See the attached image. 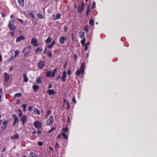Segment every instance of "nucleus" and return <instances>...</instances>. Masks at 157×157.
Returning a JSON list of instances; mask_svg holds the SVG:
<instances>
[{"label": "nucleus", "instance_id": "nucleus-1", "mask_svg": "<svg viewBox=\"0 0 157 157\" xmlns=\"http://www.w3.org/2000/svg\"><path fill=\"white\" fill-rule=\"evenodd\" d=\"M85 67V63L84 62L82 63L80 67V70L78 69L77 71H76V73L77 75H80V73H81L82 75L83 74L84 72V68Z\"/></svg>", "mask_w": 157, "mask_h": 157}, {"label": "nucleus", "instance_id": "nucleus-2", "mask_svg": "<svg viewBox=\"0 0 157 157\" xmlns=\"http://www.w3.org/2000/svg\"><path fill=\"white\" fill-rule=\"evenodd\" d=\"M57 68L53 70V72L52 73L51 71H48L45 73V75L47 77H55V73L57 71Z\"/></svg>", "mask_w": 157, "mask_h": 157}, {"label": "nucleus", "instance_id": "nucleus-3", "mask_svg": "<svg viewBox=\"0 0 157 157\" xmlns=\"http://www.w3.org/2000/svg\"><path fill=\"white\" fill-rule=\"evenodd\" d=\"M14 21L13 20H10L9 22L8 27L9 28L10 31H13L16 29V27L14 25Z\"/></svg>", "mask_w": 157, "mask_h": 157}, {"label": "nucleus", "instance_id": "nucleus-4", "mask_svg": "<svg viewBox=\"0 0 157 157\" xmlns=\"http://www.w3.org/2000/svg\"><path fill=\"white\" fill-rule=\"evenodd\" d=\"M54 122V118L52 116H50L49 118L47 121L46 124L47 125H50L52 124Z\"/></svg>", "mask_w": 157, "mask_h": 157}, {"label": "nucleus", "instance_id": "nucleus-5", "mask_svg": "<svg viewBox=\"0 0 157 157\" xmlns=\"http://www.w3.org/2000/svg\"><path fill=\"white\" fill-rule=\"evenodd\" d=\"M45 66V62L41 60H40L37 65V67L40 69L42 70Z\"/></svg>", "mask_w": 157, "mask_h": 157}, {"label": "nucleus", "instance_id": "nucleus-6", "mask_svg": "<svg viewBox=\"0 0 157 157\" xmlns=\"http://www.w3.org/2000/svg\"><path fill=\"white\" fill-rule=\"evenodd\" d=\"M33 125L37 129L40 128L42 127L41 124L38 121H36L34 122Z\"/></svg>", "mask_w": 157, "mask_h": 157}, {"label": "nucleus", "instance_id": "nucleus-7", "mask_svg": "<svg viewBox=\"0 0 157 157\" xmlns=\"http://www.w3.org/2000/svg\"><path fill=\"white\" fill-rule=\"evenodd\" d=\"M67 40V38L64 36H62L59 39V43L61 44H63L65 41Z\"/></svg>", "mask_w": 157, "mask_h": 157}, {"label": "nucleus", "instance_id": "nucleus-8", "mask_svg": "<svg viewBox=\"0 0 157 157\" xmlns=\"http://www.w3.org/2000/svg\"><path fill=\"white\" fill-rule=\"evenodd\" d=\"M84 3L83 2H82L81 7L78 6V12L81 13L84 9Z\"/></svg>", "mask_w": 157, "mask_h": 157}, {"label": "nucleus", "instance_id": "nucleus-9", "mask_svg": "<svg viewBox=\"0 0 157 157\" xmlns=\"http://www.w3.org/2000/svg\"><path fill=\"white\" fill-rule=\"evenodd\" d=\"M31 43L35 47H36L38 45L37 44V40L35 38H33L31 40Z\"/></svg>", "mask_w": 157, "mask_h": 157}, {"label": "nucleus", "instance_id": "nucleus-10", "mask_svg": "<svg viewBox=\"0 0 157 157\" xmlns=\"http://www.w3.org/2000/svg\"><path fill=\"white\" fill-rule=\"evenodd\" d=\"M27 117L25 115H23L21 117L20 120L22 122V124L24 125L26 120Z\"/></svg>", "mask_w": 157, "mask_h": 157}, {"label": "nucleus", "instance_id": "nucleus-11", "mask_svg": "<svg viewBox=\"0 0 157 157\" xmlns=\"http://www.w3.org/2000/svg\"><path fill=\"white\" fill-rule=\"evenodd\" d=\"M67 77L66 72L65 71H64L63 72V75L62 76V79L63 82H65L66 81V78Z\"/></svg>", "mask_w": 157, "mask_h": 157}, {"label": "nucleus", "instance_id": "nucleus-12", "mask_svg": "<svg viewBox=\"0 0 157 157\" xmlns=\"http://www.w3.org/2000/svg\"><path fill=\"white\" fill-rule=\"evenodd\" d=\"M47 93L49 95H52L55 94L56 93V91L53 89L48 90Z\"/></svg>", "mask_w": 157, "mask_h": 157}, {"label": "nucleus", "instance_id": "nucleus-13", "mask_svg": "<svg viewBox=\"0 0 157 157\" xmlns=\"http://www.w3.org/2000/svg\"><path fill=\"white\" fill-rule=\"evenodd\" d=\"M25 39V37L22 35H21L19 36L16 40V42H19L22 40H24Z\"/></svg>", "mask_w": 157, "mask_h": 157}, {"label": "nucleus", "instance_id": "nucleus-14", "mask_svg": "<svg viewBox=\"0 0 157 157\" xmlns=\"http://www.w3.org/2000/svg\"><path fill=\"white\" fill-rule=\"evenodd\" d=\"M19 135L17 133L13 135V136H11L10 139H16L19 138Z\"/></svg>", "mask_w": 157, "mask_h": 157}, {"label": "nucleus", "instance_id": "nucleus-15", "mask_svg": "<svg viewBox=\"0 0 157 157\" xmlns=\"http://www.w3.org/2000/svg\"><path fill=\"white\" fill-rule=\"evenodd\" d=\"M4 75L5 76V82L8 81L9 79H10V76L6 72H5L4 73Z\"/></svg>", "mask_w": 157, "mask_h": 157}, {"label": "nucleus", "instance_id": "nucleus-16", "mask_svg": "<svg viewBox=\"0 0 157 157\" xmlns=\"http://www.w3.org/2000/svg\"><path fill=\"white\" fill-rule=\"evenodd\" d=\"M39 88V86L37 85H34L33 86V89L34 92H36L38 91Z\"/></svg>", "mask_w": 157, "mask_h": 157}, {"label": "nucleus", "instance_id": "nucleus-17", "mask_svg": "<svg viewBox=\"0 0 157 157\" xmlns=\"http://www.w3.org/2000/svg\"><path fill=\"white\" fill-rule=\"evenodd\" d=\"M13 117H14V122L13 123V125H14L17 122L19 121V120H18V117L16 115H13Z\"/></svg>", "mask_w": 157, "mask_h": 157}, {"label": "nucleus", "instance_id": "nucleus-18", "mask_svg": "<svg viewBox=\"0 0 157 157\" xmlns=\"http://www.w3.org/2000/svg\"><path fill=\"white\" fill-rule=\"evenodd\" d=\"M34 113L35 115H40V112L35 107L34 108Z\"/></svg>", "mask_w": 157, "mask_h": 157}, {"label": "nucleus", "instance_id": "nucleus-19", "mask_svg": "<svg viewBox=\"0 0 157 157\" xmlns=\"http://www.w3.org/2000/svg\"><path fill=\"white\" fill-rule=\"evenodd\" d=\"M18 3L20 6L23 7L24 6V0H18Z\"/></svg>", "mask_w": 157, "mask_h": 157}, {"label": "nucleus", "instance_id": "nucleus-20", "mask_svg": "<svg viewBox=\"0 0 157 157\" xmlns=\"http://www.w3.org/2000/svg\"><path fill=\"white\" fill-rule=\"evenodd\" d=\"M52 37H48L46 40H45V42L46 43L48 44L52 41Z\"/></svg>", "mask_w": 157, "mask_h": 157}, {"label": "nucleus", "instance_id": "nucleus-21", "mask_svg": "<svg viewBox=\"0 0 157 157\" xmlns=\"http://www.w3.org/2000/svg\"><path fill=\"white\" fill-rule=\"evenodd\" d=\"M24 81L25 82H27L28 81V78L26 76V73H25L23 75Z\"/></svg>", "mask_w": 157, "mask_h": 157}, {"label": "nucleus", "instance_id": "nucleus-22", "mask_svg": "<svg viewBox=\"0 0 157 157\" xmlns=\"http://www.w3.org/2000/svg\"><path fill=\"white\" fill-rule=\"evenodd\" d=\"M42 50H43V48H41V47L38 48L35 50V52L36 53H37L39 52V53H40V52Z\"/></svg>", "mask_w": 157, "mask_h": 157}, {"label": "nucleus", "instance_id": "nucleus-23", "mask_svg": "<svg viewBox=\"0 0 157 157\" xmlns=\"http://www.w3.org/2000/svg\"><path fill=\"white\" fill-rule=\"evenodd\" d=\"M61 17V15L59 13H57L56 14V15L55 16V17L54 18V20H57L59 19Z\"/></svg>", "mask_w": 157, "mask_h": 157}, {"label": "nucleus", "instance_id": "nucleus-24", "mask_svg": "<svg viewBox=\"0 0 157 157\" xmlns=\"http://www.w3.org/2000/svg\"><path fill=\"white\" fill-rule=\"evenodd\" d=\"M90 44L89 42H87L85 45V51H86L88 48V46Z\"/></svg>", "mask_w": 157, "mask_h": 157}, {"label": "nucleus", "instance_id": "nucleus-25", "mask_svg": "<svg viewBox=\"0 0 157 157\" xmlns=\"http://www.w3.org/2000/svg\"><path fill=\"white\" fill-rule=\"evenodd\" d=\"M89 24L92 26H93L94 25V21L93 19H90V20L89 22Z\"/></svg>", "mask_w": 157, "mask_h": 157}, {"label": "nucleus", "instance_id": "nucleus-26", "mask_svg": "<svg viewBox=\"0 0 157 157\" xmlns=\"http://www.w3.org/2000/svg\"><path fill=\"white\" fill-rule=\"evenodd\" d=\"M80 34V37L81 38H83L85 36V33L83 31H81L79 33Z\"/></svg>", "mask_w": 157, "mask_h": 157}, {"label": "nucleus", "instance_id": "nucleus-27", "mask_svg": "<svg viewBox=\"0 0 157 157\" xmlns=\"http://www.w3.org/2000/svg\"><path fill=\"white\" fill-rule=\"evenodd\" d=\"M90 9L89 6L87 7L86 9V16H88L90 15Z\"/></svg>", "mask_w": 157, "mask_h": 157}, {"label": "nucleus", "instance_id": "nucleus-28", "mask_svg": "<svg viewBox=\"0 0 157 157\" xmlns=\"http://www.w3.org/2000/svg\"><path fill=\"white\" fill-rule=\"evenodd\" d=\"M7 122L8 121H5L3 122V124L4 126V128L3 129H4L6 127H7Z\"/></svg>", "mask_w": 157, "mask_h": 157}, {"label": "nucleus", "instance_id": "nucleus-29", "mask_svg": "<svg viewBox=\"0 0 157 157\" xmlns=\"http://www.w3.org/2000/svg\"><path fill=\"white\" fill-rule=\"evenodd\" d=\"M89 26L88 25H86L84 27L83 30L86 32H88L89 30Z\"/></svg>", "mask_w": 157, "mask_h": 157}, {"label": "nucleus", "instance_id": "nucleus-30", "mask_svg": "<svg viewBox=\"0 0 157 157\" xmlns=\"http://www.w3.org/2000/svg\"><path fill=\"white\" fill-rule=\"evenodd\" d=\"M38 17L40 19H43L44 18L43 16L41 14L38 13L37 14Z\"/></svg>", "mask_w": 157, "mask_h": 157}, {"label": "nucleus", "instance_id": "nucleus-31", "mask_svg": "<svg viewBox=\"0 0 157 157\" xmlns=\"http://www.w3.org/2000/svg\"><path fill=\"white\" fill-rule=\"evenodd\" d=\"M22 94L21 93H16L14 96L13 98H15L16 97H19L21 96Z\"/></svg>", "mask_w": 157, "mask_h": 157}, {"label": "nucleus", "instance_id": "nucleus-32", "mask_svg": "<svg viewBox=\"0 0 157 157\" xmlns=\"http://www.w3.org/2000/svg\"><path fill=\"white\" fill-rule=\"evenodd\" d=\"M30 157H36V156L35 153L33 152H31L30 153Z\"/></svg>", "mask_w": 157, "mask_h": 157}, {"label": "nucleus", "instance_id": "nucleus-33", "mask_svg": "<svg viewBox=\"0 0 157 157\" xmlns=\"http://www.w3.org/2000/svg\"><path fill=\"white\" fill-rule=\"evenodd\" d=\"M86 41V39L85 38H84L81 41V43L82 44V46H83L85 44V42Z\"/></svg>", "mask_w": 157, "mask_h": 157}, {"label": "nucleus", "instance_id": "nucleus-34", "mask_svg": "<svg viewBox=\"0 0 157 157\" xmlns=\"http://www.w3.org/2000/svg\"><path fill=\"white\" fill-rule=\"evenodd\" d=\"M62 135L63 136V137L66 140L68 139V137L65 133L63 132H62Z\"/></svg>", "mask_w": 157, "mask_h": 157}, {"label": "nucleus", "instance_id": "nucleus-35", "mask_svg": "<svg viewBox=\"0 0 157 157\" xmlns=\"http://www.w3.org/2000/svg\"><path fill=\"white\" fill-rule=\"evenodd\" d=\"M29 16L32 17L33 19L35 18V15L33 14V13L32 12H31L30 13H28Z\"/></svg>", "mask_w": 157, "mask_h": 157}, {"label": "nucleus", "instance_id": "nucleus-36", "mask_svg": "<svg viewBox=\"0 0 157 157\" xmlns=\"http://www.w3.org/2000/svg\"><path fill=\"white\" fill-rule=\"evenodd\" d=\"M36 81L37 83H40L42 82V81L41 79V77H39L36 79Z\"/></svg>", "mask_w": 157, "mask_h": 157}, {"label": "nucleus", "instance_id": "nucleus-37", "mask_svg": "<svg viewBox=\"0 0 157 157\" xmlns=\"http://www.w3.org/2000/svg\"><path fill=\"white\" fill-rule=\"evenodd\" d=\"M14 53H15V55L14 56V57H16L19 54V51L18 50H16L15 51Z\"/></svg>", "mask_w": 157, "mask_h": 157}, {"label": "nucleus", "instance_id": "nucleus-38", "mask_svg": "<svg viewBox=\"0 0 157 157\" xmlns=\"http://www.w3.org/2000/svg\"><path fill=\"white\" fill-rule=\"evenodd\" d=\"M51 113V111L49 110V111H47V114L45 115V117H47L48 116L50 115V114Z\"/></svg>", "mask_w": 157, "mask_h": 157}, {"label": "nucleus", "instance_id": "nucleus-39", "mask_svg": "<svg viewBox=\"0 0 157 157\" xmlns=\"http://www.w3.org/2000/svg\"><path fill=\"white\" fill-rule=\"evenodd\" d=\"M62 130L64 132H67L68 131V129L67 127H65L62 129Z\"/></svg>", "mask_w": 157, "mask_h": 157}, {"label": "nucleus", "instance_id": "nucleus-40", "mask_svg": "<svg viewBox=\"0 0 157 157\" xmlns=\"http://www.w3.org/2000/svg\"><path fill=\"white\" fill-rule=\"evenodd\" d=\"M59 147V144H58V142H56V144L55 147V148L56 149H57Z\"/></svg>", "mask_w": 157, "mask_h": 157}, {"label": "nucleus", "instance_id": "nucleus-41", "mask_svg": "<svg viewBox=\"0 0 157 157\" xmlns=\"http://www.w3.org/2000/svg\"><path fill=\"white\" fill-rule=\"evenodd\" d=\"M47 55L49 56L50 57H51L52 56V53L51 52L49 51L47 52Z\"/></svg>", "mask_w": 157, "mask_h": 157}, {"label": "nucleus", "instance_id": "nucleus-42", "mask_svg": "<svg viewBox=\"0 0 157 157\" xmlns=\"http://www.w3.org/2000/svg\"><path fill=\"white\" fill-rule=\"evenodd\" d=\"M72 101L75 104L77 102H76V101L75 99V96L73 97L72 99Z\"/></svg>", "mask_w": 157, "mask_h": 157}, {"label": "nucleus", "instance_id": "nucleus-43", "mask_svg": "<svg viewBox=\"0 0 157 157\" xmlns=\"http://www.w3.org/2000/svg\"><path fill=\"white\" fill-rule=\"evenodd\" d=\"M43 142L42 141H39L37 143V144L39 146H41L43 145Z\"/></svg>", "mask_w": 157, "mask_h": 157}, {"label": "nucleus", "instance_id": "nucleus-44", "mask_svg": "<svg viewBox=\"0 0 157 157\" xmlns=\"http://www.w3.org/2000/svg\"><path fill=\"white\" fill-rule=\"evenodd\" d=\"M96 6V3L95 2H94L92 5V8L93 9H94Z\"/></svg>", "mask_w": 157, "mask_h": 157}, {"label": "nucleus", "instance_id": "nucleus-45", "mask_svg": "<svg viewBox=\"0 0 157 157\" xmlns=\"http://www.w3.org/2000/svg\"><path fill=\"white\" fill-rule=\"evenodd\" d=\"M67 74L69 76H71V71L70 70H68V71H67Z\"/></svg>", "mask_w": 157, "mask_h": 157}, {"label": "nucleus", "instance_id": "nucleus-46", "mask_svg": "<svg viewBox=\"0 0 157 157\" xmlns=\"http://www.w3.org/2000/svg\"><path fill=\"white\" fill-rule=\"evenodd\" d=\"M17 20L18 21L21 22V24L23 23L24 21L22 19L19 18H17Z\"/></svg>", "mask_w": 157, "mask_h": 157}, {"label": "nucleus", "instance_id": "nucleus-47", "mask_svg": "<svg viewBox=\"0 0 157 157\" xmlns=\"http://www.w3.org/2000/svg\"><path fill=\"white\" fill-rule=\"evenodd\" d=\"M67 109H69L70 108V106H71L69 102H68L67 103Z\"/></svg>", "mask_w": 157, "mask_h": 157}, {"label": "nucleus", "instance_id": "nucleus-48", "mask_svg": "<svg viewBox=\"0 0 157 157\" xmlns=\"http://www.w3.org/2000/svg\"><path fill=\"white\" fill-rule=\"evenodd\" d=\"M53 46L51 44L50 45L48 44V45H47V47L48 48H52Z\"/></svg>", "mask_w": 157, "mask_h": 157}, {"label": "nucleus", "instance_id": "nucleus-49", "mask_svg": "<svg viewBox=\"0 0 157 157\" xmlns=\"http://www.w3.org/2000/svg\"><path fill=\"white\" fill-rule=\"evenodd\" d=\"M56 129V128H51V129H50L48 131V133H51L54 129Z\"/></svg>", "mask_w": 157, "mask_h": 157}, {"label": "nucleus", "instance_id": "nucleus-50", "mask_svg": "<svg viewBox=\"0 0 157 157\" xmlns=\"http://www.w3.org/2000/svg\"><path fill=\"white\" fill-rule=\"evenodd\" d=\"M68 30V27L67 26H65L64 27V31L66 32Z\"/></svg>", "mask_w": 157, "mask_h": 157}, {"label": "nucleus", "instance_id": "nucleus-51", "mask_svg": "<svg viewBox=\"0 0 157 157\" xmlns=\"http://www.w3.org/2000/svg\"><path fill=\"white\" fill-rule=\"evenodd\" d=\"M19 111H20V113L18 116L20 117L22 115V113L21 112V110H19Z\"/></svg>", "mask_w": 157, "mask_h": 157}, {"label": "nucleus", "instance_id": "nucleus-52", "mask_svg": "<svg viewBox=\"0 0 157 157\" xmlns=\"http://www.w3.org/2000/svg\"><path fill=\"white\" fill-rule=\"evenodd\" d=\"M14 56H12L10 58L9 60H8V61H10L12 60H13L14 58Z\"/></svg>", "mask_w": 157, "mask_h": 157}, {"label": "nucleus", "instance_id": "nucleus-53", "mask_svg": "<svg viewBox=\"0 0 157 157\" xmlns=\"http://www.w3.org/2000/svg\"><path fill=\"white\" fill-rule=\"evenodd\" d=\"M42 133V131L40 130H37V133L39 135Z\"/></svg>", "mask_w": 157, "mask_h": 157}, {"label": "nucleus", "instance_id": "nucleus-54", "mask_svg": "<svg viewBox=\"0 0 157 157\" xmlns=\"http://www.w3.org/2000/svg\"><path fill=\"white\" fill-rule=\"evenodd\" d=\"M73 58L75 59V60L77 59V56L76 54H74Z\"/></svg>", "mask_w": 157, "mask_h": 157}, {"label": "nucleus", "instance_id": "nucleus-55", "mask_svg": "<svg viewBox=\"0 0 157 157\" xmlns=\"http://www.w3.org/2000/svg\"><path fill=\"white\" fill-rule=\"evenodd\" d=\"M10 34L11 36H14V35L13 31V32H10Z\"/></svg>", "mask_w": 157, "mask_h": 157}, {"label": "nucleus", "instance_id": "nucleus-56", "mask_svg": "<svg viewBox=\"0 0 157 157\" xmlns=\"http://www.w3.org/2000/svg\"><path fill=\"white\" fill-rule=\"evenodd\" d=\"M33 108V106H30L29 108V111H31L32 110Z\"/></svg>", "mask_w": 157, "mask_h": 157}, {"label": "nucleus", "instance_id": "nucleus-57", "mask_svg": "<svg viewBox=\"0 0 157 157\" xmlns=\"http://www.w3.org/2000/svg\"><path fill=\"white\" fill-rule=\"evenodd\" d=\"M51 44L53 46L55 44V40H54Z\"/></svg>", "mask_w": 157, "mask_h": 157}, {"label": "nucleus", "instance_id": "nucleus-58", "mask_svg": "<svg viewBox=\"0 0 157 157\" xmlns=\"http://www.w3.org/2000/svg\"><path fill=\"white\" fill-rule=\"evenodd\" d=\"M22 106L23 107V108H26V107L27 106V105L26 104H23L22 105Z\"/></svg>", "mask_w": 157, "mask_h": 157}, {"label": "nucleus", "instance_id": "nucleus-59", "mask_svg": "<svg viewBox=\"0 0 157 157\" xmlns=\"http://www.w3.org/2000/svg\"><path fill=\"white\" fill-rule=\"evenodd\" d=\"M71 121L70 118L69 117H68L67 118V123H70Z\"/></svg>", "mask_w": 157, "mask_h": 157}, {"label": "nucleus", "instance_id": "nucleus-60", "mask_svg": "<svg viewBox=\"0 0 157 157\" xmlns=\"http://www.w3.org/2000/svg\"><path fill=\"white\" fill-rule=\"evenodd\" d=\"M61 136L60 134H59L57 135L56 138L57 139H59V138H60L61 137Z\"/></svg>", "mask_w": 157, "mask_h": 157}, {"label": "nucleus", "instance_id": "nucleus-61", "mask_svg": "<svg viewBox=\"0 0 157 157\" xmlns=\"http://www.w3.org/2000/svg\"><path fill=\"white\" fill-rule=\"evenodd\" d=\"M52 85L51 84H50L48 86V88H51L52 87Z\"/></svg>", "mask_w": 157, "mask_h": 157}, {"label": "nucleus", "instance_id": "nucleus-62", "mask_svg": "<svg viewBox=\"0 0 157 157\" xmlns=\"http://www.w3.org/2000/svg\"><path fill=\"white\" fill-rule=\"evenodd\" d=\"M60 78H61V77H60V76H58L57 77V78H56V81H58V79H60Z\"/></svg>", "mask_w": 157, "mask_h": 157}, {"label": "nucleus", "instance_id": "nucleus-63", "mask_svg": "<svg viewBox=\"0 0 157 157\" xmlns=\"http://www.w3.org/2000/svg\"><path fill=\"white\" fill-rule=\"evenodd\" d=\"M2 61V56L0 54V62H1Z\"/></svg>", "mask_w": 157, "mask_h": 157}, {"label": "nucleus", "instance_id": "nucleus-64", "mask_svg": "<svg viewBox=\"0 0 157 157\" xmlns=\"http://www.w3.org/2000/svg\"><path fill=\"white\" fill-rule=\"evenodd\" d=\"M26 50V48H25L23 49V51H22V52L23 53H24L25 52V51Z\"/></svg>", "mask_w": 157, "mask_h": 157}]
</instances>
